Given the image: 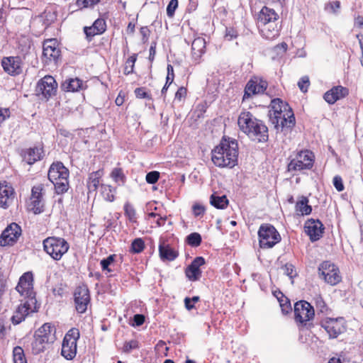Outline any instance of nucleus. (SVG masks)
Here are the masks:
<instances>
[{
    "mask_svg": "<svg viewBox=\"0 0 363 363\" xmlns=\"http://www.w3.org/2000/svg\"><path fill=\"white\" fill-rule=\"evenodd\" d=\"M16 290L20 295L21 303L14 311L11 320L13 324L17 325L23 321L30 313L35 311L37 301L33 290L32 272H26L20 277Z\"/></svg>",
    "mask_w": 363,
    "mask_h": 363,
    "instance_id": "f257e3e1",
    "label": "nucleus"
},
{
    "mask_svg": "<svg viewBox=\"0 0 363 363\" xmlns=\"http://www.w3.org/2000/svg\"><path fill=\"white\" fill-rule=\"evenodd\" d=\"M270 106L269 121L277 132L289 130L295 125L294 114L287 104L280 99H274Z\"/></svg>",
    "mask_w": 363,
    "mask_h": 363,
    "instance_id": "f03ea898",
    "label": "nucleus"
},
{
    "mask_svg": "<svg viewBox=\"0 0 363 363\" xmlns=\"http://www.w3.org/2000/svg\"><path fill=\"white\" fill-rule=\"evenodd\" d=\"M238 145L235 140L223 138L211 151V161L220 168H233L238 163Z\"/></svg>",
    "mask_w": 363,
    "mask_h": 363,
    "instance_id": "7ed1b4c3",
    "label": "nucleus"
},
{
    "mask_svg": "<svg viewBox=\"0 0 363 363\" xmlns=\"http://www.w3.org/2000/svg\"><path fill=\"white\" fill-rule=\"evenodd\" d=\"M240 129L250 138L257 142H265L268 139V128L260 120L250 112H242L238 119Z\"/></svg>",
    "mask_w": 363,
    "mask_h": 363,
    "instance_id": "20e7f679",
    "label": "nucleus"
},
{
    "mask_svg": "<svg viewBox=\"0 0 363 363\" xmlns=\"http://www.w3.org/2000/svg\"><path fill=\"white\" fill-rule=\"evenodd\" d=\"M48 179L53 184L55 192L62 194L69 189L68 169L61 162H53L48 170Z\"/></svg>",
    "mask_w": 363,
    "mask_h": 363,
    "instance_id": "39448f33",
    "label": "nucleus"
},
{
    "mask_svg": "<svg viewBox=\"0 0 363 363\" xmlns=\"http://www.w3.org/2000/svg\"><path fill=\"white\" fill-rule=\"evenodd\" d=\"M53 331H55L54 327L48 323L43 324L35 331L34 339L30 344L31 352L33 354L44 352L49 342L53 341Z\"/></svg>",
    "mask_w": 363,
    "mask_h": 363,
    "instance_id": "423d86ee",
    "label": "nucleus"
},
{
    "mask_svg": "<svg viewBox=\"0 0 363 363\" xmlns=\"http://www.w3.org/2000/svg\"><path fill=\"white\" fill-rule=\"evenodd\" d=\"M43 249L53 259L58 261L67 252L69 245L62 238L48 237L43 242Z\"/></svg>",
    "mask_w": 363,
    "mask_h": 363,
    "instance_id": "0eeeda50",
    "label": "nucleus"
},
{
    "mask_svg": "<svg viewBox=\"0 0 363 363\" xmlns=\"http://www.w3.org/2000/svg\"><path fill=\"white\" fill-rule=\"evenodd\" d=\"M259 242L261 248L273 247L281 240V236L276 228L268 223L260 225L258 230Z\"/></svg>",
    "mask_w": 363,
    "mask_h": 363,
    "instance_id": "6e6552de",
    "label": "nucleus"
},
{
    "mask_svg": "<svg viewBox=\"0 0 363 363\" xmlns=\"http://www.w3.org/2000/svg\"><path fill=\"white\" fill-rule=\"evenodd\" d=\"M80 337L79 331L77 328L70 329L65 335L62 345L61 354L67 359H74L77 354V342Z\"/></svg>",
    "mask_w": 363,
    "mask_h": 363,
    "instance_id": "1a4fd4ad",
    "label": "nucleus"
},
{
    "mask_svg": "<svg viewBox=\"0 0 363 363\" xmlns=\"http://www.w3.org/2000/svg\"><path fill=\"white\" fill-rule=\"evenodd\" d=\"M314 156L309 150L301 151L288 164L289 172L310 169L313 165Z\"/></svg>",
    "mask_w": 363,
    "mask_h": 363,
    "instance_id": "9d476101",
    "label": "nucleus"
},
{
    "mask_svg": "<svg viewBox=\"0 0 363 363\" xmlns=\"http://www.w3.org/2000/svg\"><path fill=\"white\" fill-rule=\"evenodd\" d=\"M318 270L325 281L332 286L337 284L342 280L338 267L329 261L320 264Z\"/></svg>",
    "mask_w": 363,
    "mask_h": 363,
    "instance_id": "9b49d317",
    "label": "nucleus"
},
{
    "mask_svg": "<svg viewBox=\"0 0 363 363\" xmlns=\"http://www.w3.org/2000/svg\"><path fill=\"white\" fill-rule=\"evenodd\" d=\"M90 294L86 285L79 286L74 292L75 309L79 313H84L90 303Z\"/></svg>",
    "mask_w": 363,
    "mask_h": 363,
    "instance_id": "f8f14e48",
    "label": "nucleus"
},
{
    "mask_svg": "<svg viewBox=\"0 0 363 363\" xmlns=\"http://www.w3.org/2000/svg\"><path fill=\"white\" fill-rule=\"evenodd\" d=\"M315 313L313 306L306 301H300L294 305V315L296 322L305 324L313 319Z\"/></svg>",
    "mask_w": 363,
    "mask_h": 363,
    "instance_id": "ddd939ff",
    "label": "nucleus"
},
{
    "mask_svg": "<svg viewBox=\"0 0 363 363\" xmlns=\"http://www.w3.org/2000/svg\"><path fill=\"white\" fill-rule=\"evenodd\" d=\"M57 84L55 79L51 76H45L37 84L36 92L38 95L41 94L45 99H48L55 95L57 91Z\"/></svg>",
    "mask_w": 363,
    "mask_h": 363,
    "instance_id": "4468645a",
    "label": "nucleus"
},
{
    "mask_svg": "<svg viewBox=\"0 0 363 363\" xmlns=\"http://www.w3.org/2000/svg\"><path fill=\"white\" fill-rule=\"evenodd\" d=\"M43 191L44 185L42 184L34 186L31 189L30 206L35 214H39L43 211Z\"/></svg>",
    "mask_w": 363,
    "mask_h": 363,
    "instance_id": "2eb2a0df",
    "label": "nucleus"
},
{
    "mask_svg": "<svg viewBox=\"0 0 363 363\" xmlns=\"http://www.w3.org/2000/svg\"><path fill=\"white\" fill-rule=\"evenodd\" d=\"M21 235V228L16 223L10 224L1 233L0 245H13Z\"/></svg>",
    "mask_w": 363,
    "mask_h": 363,
    "instance_id": "dca6fc26",
    "label": "nucleus"
},
{
    "mask_svg": "<svg viewBox=\"0 0 363 363\" xmlns=\"http://www.w3.org/2000/svg\"><path fill=\"white\" fill-rule=\"evenodd\" d=\"M345 320L342 318H327L322 323V326L326 330L330 338H336L345 330Z\"/></svg>",
    "mask_w": 363,
    "mask_h": 363,
    "instance_id": "f3484780",
    "label": "nucleus"
},
{
    "mask_svg": "<svg viewBox=\"0 0 363 363\" xmlns=\"http://www.w3.org/2000/svg\"><path fill=\"white\" fill-rule=\"evenodd\" d=\"M267 82L259 78L251 79L246 84L243 101L248 99L252 96L262 94L267 89Z\"/></svg>",
    "mask_w": 363,
    "mask_h": 363,
    "instance_id": "a211bd4d",
    "label": "nucleus"
},
{
    "mask_svg": "<svg viewBox=\"0 0 363 363\" xmlns=\"http://www.w3.org/2000/svg\"><path fill=\"white\" fill-rule=\"evenodd\" d=\"M60 55V50L55 39H48L43 43V57L45 63L56 62Z\"/></svg>",
    "mask_w": 363,
    "mask_h": 363,
    "instance_id": "6ab92c4d",
    "label": "nucleus"
},
{
    "mask_svg": "<svg viewBox=\"0 0 363 363\" xmlns=\"http://www.w3.org/2000/svg\"><path fill=\"white\" fill-rule=\"evenodd\" d=\"M21 59L18 56L4 57L1 60L4 70L10 75L16 76L22 72Z\"/></svg>",
    "mask_w": 363,
    "mask_h": 363,
    "instance_id": "aec40b11",
    "label": "nucleus"
},
{
    "mask_svg": "<svg viewBox=\"0 0 363 363\" xmlns=\"http://www.w3.org/2000/svg\"><path fill=\"white\" fill-rule=\"evenodd\" d=\"M305 232L312 242L318 240L323 234L324 227L319 220L309 219L305 223Z\"/></svg>",
    "mask_w": 363,
    "mask_h": 363,
    "instance_id": "412c9836",
    "label": "nucleus"
},
{
    "mask_svg": "<svg viewBox=\"0 0 363 363\" xmlns=\"http://www.w3.org/2000/svg\"><path fill=\"white\" fill-rule=\"evenodd\" d=\"M261 35L268 40H273L279 37L281 26L279 23H269L258 26Z\"/></svg>",
    "mask_w": 363,
    "mask_h": 363,
    "instance_id": "4be33fe9",
    "label": "nucleus"
},
{
    "mask_svg": "<svg viewBox=\"0 0 363 363\" xmlns=\"http://www.w3.org/2000/svg\"><path fill=\"white\" fill-rule=\"evenodd\" d=\"M159 255L162 261H173L178 257L179 253L161 238L159 243Z\"/></svg>",
    "mask_w": 363,
    "mask_h": 363,
    "instance_id": "5701e85b",
    "label": "nucleus"
},
{
    "mask_svg": "<svg viewBox=\"0 0 363 363\" xmlns=\"http://www.w3.org/2000/svg\"><path fill=\"white\" fill-rule=\"evenodd\" d=\"M205 264V259L202 257H196L186 269V275L191 281L199 280L201 275L200 267Z\"/></svg>",
    "mask_w": 363,
    "mask_h": 363,
    "instance_id": "b1692460",
    "label": "nucleus"
},
{
    "mask_svg": "<svg viewBox=\"0 0 363 363\" xmlns=\"http://www.w3.org/2000/svg\"><path fill=\"white\" fill-rule=\"evenodd\" d=\"M348 94V89L342 86H336L326 91L323 96L324 99L330 104H335Z\"/></svg>",
    "mask_w": 363,
    "mask_h": 363,
    "instance_id": "393cba45",
    "label": "nucleus"
},
{
    "mask_svg": "<svg viewBox=\"0 0 363 363\" xmlns=\"http://www.w3.org/2000/svg\"><path fill=\"white\" fill-rule=\"evenodd\" d=\"M206 52V40L203 38H195L191 44L192 59L196 64L201 61L202 55Z\"/></svg>",
    "mask_w": 363,
    "mask_h": 363,
    "instance_id": "a878e982",
    "label": "nucleus"
},
{
    "mask_svg": "<svg viewBox=\"0 0 363 363\" xmlns=\"http://www.w3.org/2000/svg\"><path fill=\"white\" fill-rule=\"evenodd\" d=\"M279 15L272 9L264 6L258 16V26L269 23H278Z\"/></svg>",
    "mask_w": 363,
    "mask_h": 363,
    "instance_id": "bb28decb",
    "label": "nucleus"
},
{
    "mask_svg": "<svg viewBox=\"0 0 363 363\" xmlns=\"http://www.w3.org/2000/svg\"><path fill=\"white\" fill-rule=\"evenodd\" d=\"M106 22L104 19H96L93 25L89 27H84V30L87 38L103 33L106 30Z\"/></svg>",
    "mask_w": 363,
    "mask_h": 363,
    "instance_id": "cd10ccee",
    "label": "nucleus"
},
{
    "mask_svg": "<svg viewBox=\"0 0 363 363\" xmlns=\"http://www.w3.org/2000/svg\"><path fill=\"white\" fill-rule=\"evenodd\" d=\"M43 151L42 148L33 147L28 148L22 152L23 160L28 164H33L43 157Z\"/></svg>",
    "mask_w": 363,
    "mask_h": 363,
    "instance_id": "c85d7f7f",
    "label": "nucleus"
},
{
    "mask_svg": "<svg viewBox=\"0 0 363 363\" xmlns=\"http://www.w3.org/2000/svg\"><path fill=\"white\" fill-rule=\"evenodd\" d=\"M84 84L79 78H69L65 79L61 84V89L64 91L75 92L84 89Z\"/></svg>",
    "mask_w": 363,
    "mask_h": 363,
    "instance_id": "c756f323",
    "label": "nucleus"
},
{
    "mask_svg": "<svg viewBox=\"0 0 363 363\" xmlns=\"http://www.w3.org/2000/svg\"><path fill=\"white\" fill-rule=\"evenodd\" d=\"M13 194L12 186L8 185L5 182L3 184L0 183V206L4 208H7L9 201L13 199Z\"/></svg>",
    "mask_w": 363,
    "mask_h": 363,
    "instance_id": "7c9ffc66",
    "label": "nucleus"
},
{
    "mask_svg": "<svg viewBox=\"0 0 363 363\" xmlns=\"http://www.w3.org/2000/svg\"><path fill=\"white\" fill-rule=\"evenodd\" d=\"M103 175V169H99L96 172H93L89 175L87 187L90 191H94L97 189L100 184V179Z\"/></svg>",
    "mask_w": 363,
    "mask_h": 363,
    "instance_id": "2f4dec72",
    "label": "nucleus"
},
{
    "mask_svg": "<svg viewBox=\"0 0 363 363\" xmlns=\"http://www.w3.org/2000/svg\"><path fill=\"white\" fill-rule=\"evenodd\" d=\"M308 199L306 197L302 196L296 204V211L301 216L309 215L312 211V208L308 204Z\"/></svg>",
    "mask_w": 363,
    "mask_h": 363,
    "instance_id": "473e14b6",
    "label": "nucleus"
},
{
    "mask_svg": "<svg viewBox=\"0 0 363 363\" xmlns=\"http://www.w3.org/2000/svg\"><path fill=\"white\" fill-rule=\"evenodd\" d=\"M211 204L214 207L220 209H223L227 207L228 200L225 196H216L212 194L210 200Z\"/></svg>",
    "mask_w": 363,
    "mask_h": 363,
    "instance_id": "72a5a7b5",
    "label": "nucleus"
},
{
    "mask_svg": "<svg viewBox=\"0 0 363 363\" xmlns=\"http://www.w3.org/2000/svg\"><path fill=\"white\" fill-rule=\"evenodd\" d=\"M274 295L278 299L283 313H286L291 309L289 301L281 291H275Z\"/></svg>",
    "mask_w": 363,
    "mask_h": 363,
    "instance_id": "f704fd0d",
    "label": "nucleus"
},
{
    "mask_svg": "<svg viewBox=\"0 0 363 363\" xmlns=\"http://www.w3.org/2000/svg\"><path fill=\"white\" fill-rule=\"evenodd\" d=\"M13 363H27L24 351L22 347L17 346L13 350Z\"/></svg>",
    "mask_w": 363,
    "mask_h": 363,
    "instance_id": "c9c22d12",
    "label": "nucleus"
},
{
    "mask_svg": "<svg viewBox=\"0 0 363 363\" xmlns=\"http://www.w3.org/2000/svg\"><path fill=\"white\" fill-rule=\"evenodd\" d=\"M101 195L107 201H113L114 200V189L110 185H101Z\"/></svg>",
    "mask_w": 363,
    "mask_h": 363,
    "instance_id": "e433bc0d",
    "label": "nucleus"
},
{
    "mask_svg": "<svg viewBox=\"0 0 363 363\" xmlns=\"http://www.w3.org/2000/svg\"><path fill=\"white\" fill-rule=\"evenodd\" d=\"M125 216L128 218L131 223L137 222L136 213L134 207L129 203L124 205Z\"/></svg>",
    "mask_w": 363,
    "mask_h": 363,
    "instance_id": "4c0bfd02",
    "label": "nucleus"
},
{
    "mask_svg": "<svg viewBox=\"0 0 363 363\" xmlns=\"http://www.w3.org/2000/svg\"><path fill=\"white\" fill-rule=\"evenodd\" d=\"M186 242L191 247H198L201 243V236L198 233H192L186 237Z\"/></svg>",
    "mask_w": 363,
    "mask_h": 363,
    "instance_id": "58836bf2",
    "label": "nucleus"
},
{
    "mask_svg": "<svg viewBox=\"0 0 363 363\" xmlns=\"http://www.w3.org/2000/svg\"><path fill=\"white\" fill-rule=\"evenodd\" d=\"M111 177L116 183H118L119 184H123L125 182V177L121 168L113 169L111 172Z\"/></svg>",
    "mask_w": 363,
    "mask_h": 363,
    "instance_id": "ea45409f",
    "label": "nucleus"
},
{
    "mask_svg": "<svg viewBox=\"0 0 363 363\" xmlns=\"http://www.w3.org/2000/svg\"><path fill=\"white\" fill-rule=\"evenodd\" d=\"M145 247V244L141 238L135 239L131 244V250L135 253L141 252Z\"/></svg>",
    "mask_w": 363,
    "mask_h": 363,
    "instance_id": "a19ab883",
    "label": "nucleus"
},
{
    "mask_svg": "<svg viewBox=\"0 0 363 363\" xmlns=\"http://www.w3.org/2000/svg\"><path fill=\"white\" fill-rule=\"evenodd\" d=\"M115 257V255H111L101 261V266L103 271H108L109 272H112V269L109 268V266L113 264Z\"/></svg>",
    "mask_w": 363,
    "mask_h": 363,
    "instance_id": "79ce46f5",
    "label": "nucleus"
},
{
    "mask_svg": "<svg viewBox=\"0 0 363 363\" xmlns=\"http://www.w3.org/2000/svg\"><path fill=\"white\" fill-rule=\"evenodd\" d=\"M136 61V56H130L125 62V67L124 69V74H129L133 72L135 62Z\"/></svg>",
    "mask_w": 363,
    "mask_h": 363,
    "instance_id": "37998d69",
    "label": "nucleus"
},
{
    "mask_svg": "<svg viewBox=\"0 0 363 363\" xmlns=\"http://www.w3.org/2000/svg\"><path fill=\"white\" fill-rule=\"evenodd\" d=\"M30 48V41L28 38H23L19 41L18 49L23 55L27 54Z\"/></svg>",
    "mask_w": 363,
    "mask_h": 363,
    "instance_id": "c03bdc74",
    "label": "nucleus"
},
{
    "mask_svg": "<svg viewBox=\"0 0 363 363\" xmlns=\"http://www.w3.org/2000/svg\"><path fill=\"white\" fill-rule=\"evenodd\" d=\"M160 178V172L157 171H152L146 174V182L148 184H155Z\"/></svg>",
    "mask_w": 363,
    "mask_h": 363,
    "instance_id": "a18cd8bd",
    "label": "nucleus"
},
{
    "mask_svg": "<svg viewBox=\"0 0 363 363\" xmlns=\"http://www.w3.org/2000/svg\"><path fill=\"white\" fill-rule=\"evenodd\" d=\"M178 7V0H171L167 7V14L169 17H172Z\"/></svg>",
    "mask_w": 363,
    "mask_h": 363,
    "instance_id": "49530a36",
    "label": "nucleus"
},
{
    "mask_svg": "<svg viewBox=\"0 0 363 363\" xmlns=\"http://www.w3.org/2000/svg\"><path fill=\"white\" fill-rule=\"evenodd\" d=\"M138 347V342L136 340H130L129 342H125L123 347V352L125 353H130L132 350L136 349Z\"/></svg>",
    "mask_w": 363,
    "mask_h": 363,
    "instance_id": "de8ad7c7",
    "label": "nucleus"
},
{
    "mask_svg": "<svg viewBox=\"0 0 363 363\" xmlns=\"http://www.w3.org/2000/svg\"><path fill=\"white\" fill-rule=\"evenodd\" d=\"M283 270L285 274L293 279L296 275V272L294 269V266L292 264L287 263L283 267Z\"/></svg>",
    "mask_w": 363,
    "mask_h": 363,
    "instance_id": "09e8293b",
    "label": "nucleus"
},
{
    "mask_svg": "<svg viewBox=\"0 0 363 363\" xmlns=\"http://www.w3.org/2000/svg\"><path fill=\"white\" fill-rule=\"evenodd\" d=\"M310 82L308 77L305 76L301 78L298 82V86L302 92H306L309 86Z\"/></svg>",
    "mask_w": 363,
    "mask_h": 363,
    "instance_id": "8fccbe9b",
    "label": "nucleus"
},
{
    "mask_svg": "<svg viewBox=\"0 0 363 363\" xmlns=\"http://www.w3.org/2000/svg\"><path fill=\"white\" fill-rule=\"evenodd\" d=\"M100 0H77V4L79 7L87 8L93 6L99 2Z\"/></svg>",
    "mask_w": 363,
    "mask_h": 363,
    "instance_id": "3c124183",
    "label": "nucleus"
},
{
    "mask_svg": "<svg viewBox=\"0 0 363 363\" xmlns=\"http://www.w3.org/2000/svg\"><path fill=\"white\" fill-rule=\"evenodd\" d=\"M333 185L338 191H342L344 190V185L341 177L336 175L333 178Z\"/></svg>",
    "mask_w": 363,
    "mask_h": 363,
    "instance_id": "603ef678",
    "label": "nucleus"
},
{
    "mask_svg": "<svg viewBox=\"0 0 363 363\" xmlns=\"http://www.w3.org/2000/svg\"><path fill=\"white\" fill-rule=\"evenodd\" d=\"M315 306H316L317 309L320 313H325L328 310L327 306L321 297L317 298V299L315 301Z\"/></svg>",
    "mask_w": 363,
    "mask_h": 363,
    "instance_id": "864d4df0",
    "label": "nucleus"
},
{
    "mask_svg": "<svg viewBox=\"0 0 363 363\" xmlns=\"http://www.w3.org/2000/svg\"><path fill=\"white\" fill-rule=\"evenodd\" d=\"M238 35L237 31L233 28H227L225 31V38L228 40H231L233 38H236Z\"/></svg>",
    "mask_w": 363,
    "mask_h": 363,
    "instance_id": "5fc2aeb1",
    "label": "nucleus"
},
{
    "mask_svg": "<svg viewBox=\"0 0 363 363\" xmlns=\"http://www.w3.org/2000/svg\"><path fill=\"white\" fill-rule=\"evenodd\" d=\"M135 96H137V98H139V99H145V98L149 97L148 94L145 91L144 88L135 89Z\"/></svg>",
    "mask_w": 363,
    "mask_h": 363,
    "instance_id": "6e6d98bb",
    "label": "nucleus"
},
{
    "mask_svg": "<svg viewBox=\"0 0 363 363\" xmlns=\"http://www.w3.org/2000/svg\"><path fill=\"white\" fill-rule=\"evenodd\" d=\"M140 34L142 35V37H143L142 38V41L144 43H145L147 41V40H148L150 31L148 29V28L145 26V27H142L140 28Z\"/></svg>",
    "mask_w": 363,
    "mask_h": 363,
    "instance_id": "4d7b16f0",
    "label": "nucleus"
},
{
    "mask_svg": "<svg viewBox=\"0 0 363 363\" xmlns=\"http://www.w3.org/2000/svg\"><path fill=\"white\" fill-rule=\"evenodd\" d=\"M134 325L140 326L145 322V316L142 314H136L133 317Z\"/></svg>",
    "mask_w": 363,
    "mask_h": 363,
    "instance_id": "13d9d810",
    "label": "nucleus"
},
{
    "mask_svg": "<svg viewBox=\"0 0 363 363\" xmlns=\"http://www.w3.org/2000/svg\"><path fill=\"white\" fill-rule=\"evenodd\" d=\"M193 213H194V216H196L203 215L204 213L203 206L199 205V204L194 205L193 206Z\"/></svg>",
    "mask_w": 363,
    "mask_h": 363,
    "instance_id": "bf43d9fd",
    "label": "nucleus"
},
{
    "mask_svg": "<svg viewBox=\"0 0 363 363\" xmlns=\"http://www.w3.org/2000/svg\"><path fill=\"white\" fill-rule=\"evenodd\" d=\"M186 94V89L184 87H180L175 94V99L181 101Z\"/></svg>",
    "mask_w": 363,
    "mask_h": 363,
    "instance_id": "052dcab7",
    "label": "nucleus"
},
{
    "mask_svg": "<svg viewBox=\"0 0 363 363\" xmlns=\"http://www.w3.org/2000/svg\"><path fill=\"white\" fill-rule=\"evenodd\" d=\"M149 51H150L149 60L152 62L154 60L155 55L156 53V43H152Z\"/></svg>",
    "mask_w": 363,
    "mask_h": 363,
    "instance_id": "680f3d73",
    "label": "nucleus"
},
{
    "mask_svg": "<svg viewBox=\"0 0 363 363\" xmlns=\"http://www.w3.org/2000/svg\"><path fill=\"white\" fill-rule=\"evenodd\" d=\"M167 78H170V79L174 80V67L172 65H167Z\"/></svg>",
    "mask_w": 363,
    "mask_h": 363,
    "instance_id": "e2e57ef3",
    "label": "nucleus"
},
{
    "mask_svg": "<svg viewBox=\"0 0 363 363\" xmlns=\"http://www.w3.org/2000/svg\"><path fill=\"white\" fill-rule=\"evenodd\" d=\"M185 307L188 311H190L194 308V306L191 303L190 298L186 297L184 299Z\"/></svg>",
    "mask_w": 363,
    "mask_h": 363,
    "instance_id": "0e129e2a",
    "label": "nucleus"
},
{
    "mask_svg": "<svg viewBox=\"0 0 363 363\" xmlns=\"http://www.w3.org/2000/svg\"><path fill=\"white\" fill-rule=\"evenodd\" d=\"M157 219L156 220V223L158 227H160V226H163L165 224V221L167 220V217L164 216V217H162L160 216H157Z\"/></svg>",
    "mask_w": 363,
    "mask_h": 363,
    "instance_id": "69168bd1",
    "label": "nucleus"
},
{
    "mask_svg": "<svg viewBox=\"0 0 363 363\" xmlns=\"http://www.w3.org/2000/svg\"><path fill=\"white\" fill-rule=\"evenodd\" d=\"M124 102V98L119 94L118 97L116 99L115 103L117 106H121Z\"/></svg>",
    "mask_w": 363,
    "mask_h": 363,
    "instance_id": "338daca9",
    "label": "nucleus"
},
{
    "mask_svg": "<svg viewBox=\"0 0 363 363\" xmlns=\"http://www.w3.org/2000/svg\"><path fill=\"white\" fill-rule=\"evenodd\" d=\"M331 8L333 10L334 12H335L337 10L340 9V2L339 1H335L331 4Z\"/></svg>",
    "mask_w": 363,
    "mask_h": 363,
    "instance_id": "774afa93",
    "label": "nucleus"
}]
</instances>
